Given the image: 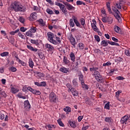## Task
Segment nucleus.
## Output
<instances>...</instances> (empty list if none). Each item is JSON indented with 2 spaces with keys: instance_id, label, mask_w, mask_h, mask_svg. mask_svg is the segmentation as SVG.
Returning <instances> with one entry per match:
<instances>
[{
  "instance_id": "1",
  "label": "nucleus",
  "mask_w": 130,
  "mask_h": 130,
  "mask_svg": "<svg viewBox=\"0 0 130 130\" xmlns=\"http://www.w3.org/2000/svg\"><path fill=\"white\" fill-rule=\"evenodd\" d=\"M11 9H13L15 12H21L25 13L26 12V8L21 5V3L18 1H15L10 6Z\"/></svg>"
},
{
  "instance_id": "2",
  "label": "nucleus",
  "mask_w": 130,
  "mask_h": 130,
  "mask_svg": "<svg viewBox=\"0 0 130 130\" xmlns=\"http://www.w3.org/2000/svg\"><path fill=\"white\" fill-rule=\"evenodd\" d=\"M93 76H95V79L99 83H103L104 82V78H102V76L100 75V73L99 71H94Z\"/></svg>"
},
{
  "instance_id": "3",
  "label": "nucleus",
  "mask_w": 130,
  "mask_h": 130,
  "mask_svg": "<svg viewBox=\"0 0 130 130\" xmlns=\"http://www.w3.org/2000/svg\"><path fill=\"white\" fill-rule=\"evenodd\" d=\"M49 100L51 103H56L58 99L54 92H51L49 95Z\"/></svg>"
},
{
  "instance_id": "4",
  "label": "nucleus",
  "mask_w": 130,
  "mask_h": 130,
  "mask_svg": "<svg viewBox=\"0 0 130 130\" xmlns=\"http://www.w3.org/2000/svg\"><path fill=\"white\" fill-rule=\"evenodd\" d=\"M55 5L59 7L60 11H61L63 14H64V15H67V14H68V10H67V8H66V6H64L63 4L56 2L55 3Z\"/></svg>"
},
{
  "instance_id": "5",
  "label": "nucleus",
  "mask_w": 130,
  "mask_h": 130,
  "mask_svg": "<svg viewBox=\"0 0 130 130\" xmlns=\"http://www.w3.org/2000/svg\"><path fill=\"white\" fill-rule=\"evenodd\" d=\"M102 21L104 23H108V24H112L113 19L112 17H103L102 18Z\"/></svg>"
},
{
  "instance_id": "6",
  "label": "nucleus",
  "mask_w": 130,
  "mask_h": 130,
  "mask_svg": "<svg viewBox=\"0 0 130 130\" xmlns=\"http://www.w3.org/2000/svg\"><path fill=\"white\" fill-rule=\"evenodd\" d=\"M27 89L28 91H30V92L33 94H35L36 95H40V94H41L40 91L36 89H33V88H31V87H28Z\"/></svg>"
},
{
  "instance_id": "7",
  "label": "nucleus",
  "mask_w": 130,
  "mask_h": 130,
  "mask_svg": "<svg viewBox=\"0 0 130 130\" xmlns=\"http://www.w3.org/2000/svg\"><path fill=\"white\" fill-rule=\"evenodd\" d=\"M128 118H129L128 116L127 115L124 116L121 119V121H120L121 123H122V124H123L124 123H125V124H127V120H129Z\"/></svg>"
},
{
  "instance_id": "8",
  "label": "nucleus",
  "mask_w": 130,
  "mask_h": 130,
  "mask_svg": "<svg viewBox=\"0 0 130 130\" xmlns=\"http://www.w3.org/2000/svg\"><path fill=\"white\" fill-rule=\"evenodd\" d=\"M29 21H35L37 20V13L34 12L32 13L29 17Z\"/></svg>"
},
{
  "instance_id": "9",
  "label": "nucleus",
  "mask_w": 130,
  "mask_h": 130,
  "mask_svg": "<svg viewBox=\"0 0 130 130\" xmlns=\"http://www.w3.org/2000/svg\"><path fill=\"white\" fill-rule=\"evenodd\" d=\"M69 40L72 45H73L74 47H76V45L77 44V43L76 42V40L75 39V38L73 37V35H71V36H70Z\"/></svg>"
},
{
  "instance_id": "10",
  "label": "nucleus",
  "mask_w": 130,
  "mask_h": 130,
  "mask_svg": "<svg viewBox=\"0 0 130 130\" xmlns=\"http://www.w3.org/2000/svg\"><path fill=\"white\" fill-rule=\"evenodd\" d=\"M63 4L66 6L67 9L69 11H72L75 10V7H74L72 5L69 4L68 2H63Z\"/></svg>"
},
{
  "instance_id": "11",
  "label": "nucleus",
  "mask_w": 130,
  "mask_h": 130,
  "mask_svg": "<svg viewBox=\"0 0 130 130\" xmlns=\"http://www.w3.org/2000/svg\"><path fill=\"white\" fill-rule=\"evenodd\" d=\"M70 91L72 93L73 96H77L78 95H79V92L74 87H72L71 89H70Z\"/></svg>"
},
{
  "instance_id": "12",
  "label": "nucleus",
  "mask_w": 130,
  "mask_h": 130,
  "mask_svg": "<svg viewBox=\"0 0 130 130\" xmlns=\"http://www.w3.org/2000/svg\"><path fill=\"white\" fill-rule=\"evenodd\" d=\"M82 63V61L81 59H77L75 62V66H74V69L77 70V69H79V64H81Z\"/></svg>"
},
{
  "instance_id": "13",
  "label": "nucleus",
  "mask_w": 130,
  "mask_h": 130,
  "mask_svg": "<svg viewBox=\"0 0 130 130\" xmlns=\"http://www.w3.org/2000/svg\"><path fill=\"white\" fill-rule=\"evenodd\" d=\"M24 108L25 110H29L31 108V105L28 101H24Z\"/></svg>"
},
{
  "instance_id": "14",
  "label": "nucleus",
  "mask_w": 130,
  "mask_h": 130,
  "mask_svg": "<svg viewBox=\"0 0 130 130\" xmlns=\"http://www.w3.org/2000/svg\"><path fill=\"white\" fill-rule=\"evenodd\" d=\"M11 91L13 94H16V93L19 92V88L17 86H11Z\"/></svg>"
},
{
  "instance_id": "15",
  "label": "nucleus",
  "mask_w": 130,
  "mask_h": 130,
  "mask_svg": "<svg viewBox=\"0 0 130 130\" xmlns=\"http://www.w3.org/2000/svg\"><path fill=\"white\" fill-rule=\"evenodd\" d=\"M47 37H48V40L49 41L50 40H51V39H52L53 38H55L54 37V34H53V33L51 32H48L47 34Z\"/></svg>"
},
{
  "instance_id": "16",
  "label": "nucleus",
  "mask_w": 130,
  "mask_h": 130,
  "mask_svg": "<svg viewBox=\"0 0 130 130\" xmlns=\"http://www.w3.org/2000/svg\"><path fill=\"white\" fill-rule=\"evenodd\" d=\"M45 47L46 48H48L49 49V50H50V51H51V50L54 49V48H53V46H52V45H51L49 44H46L45 45Z\"/></svg>"
},
{
  "instance_id": "17",
  "label": "nucleus",
  "mask_w": 130,
  "mask_h": 130,
  "mask_svg": "<svg viewBox=\"0 0 130 130\" xmlns=\"http://www.w3.org/2000/svg\"><path fill=\"white\" fill-rule=\"evenodd\" d=\"M69 123L70 125V126H71V127H73V128H75V127H77V125L76 124V122L75 121H72L71 120H70L69 121Z\"/></svg>"
},
{
  "instance_id": "18",
  "label": "nucleus",
  "mask_w": 130,
  "mask_h": 130,
  "mask_svg": "<svg viewBox=\"0 0 130 130\" xmlns=\"http://www.w3.org/2000/svg\"><path fill=\"white\" fill-rule=\"evenodd\" d=\"M60 72H61L62 73H64V74H68L69 73V70L68 69L63 67L59 69Z\"/></svg>"
},
{
  "instance_id": "19",
  "label": "nucleus",
  "mask_w": 130,
  "mask_h": 130,
  "mask_svg": "<svg viewBox=\"0 0 130 130\" xmlns=\"http://www.w3.org/2000/svg\"><path fill=\"white\" fill-rule=\"evenodd\" d=\"M27 47L28 49H29V50H31V51H34L35 52H36V51L38 50V49L34 48L33 47H32L30 45H27Z\"/></svg>"
},
{
  "instance_id": "20",
  "label": "nucleus",
  "mask_w": 130,
  "mask_h": 130,
  "mask_svg": "<svg viewBox=\"0 0 130 130\" xmlns=\"http://www.w3.org/2000/svg\"><path fill=\"white\" fill-rule=\"evenodd\" d=\"M107 8L108 9V12L110 14H112V11H111V8L110 7V3L107 2L106 3Z\"/></svg>"
},
{
  "instance_id": "21",
  "label": "nucleus",
  "mask_w": 130,
  "mask_h": 130,
  "mask_svg": "<svg viewBox=\"0 0 130 130\" xmlns=\"http://www.w3.org/2000/svg\"><path fill=\"white\" fill-rule=\"evenodd\" d=\"M81 86L82 88H83V89L84 90H88L89 89V86H88L87 84H85L84 82L81 83Z\"/></svg>"
},
{
  "instance_id": "22",
  "label": "nucleus",
  "mask_w": 130,
  "mask_h": 130,
  "mask_svg": "<svg viewBox=\"0 0 130 130\" xmlns=\"http://www.w3.org/2000/svg\"><path fill=\"white\" fill-rule=\"evenodd\" d=\"M70 56L72 61L74 62L76 59V56H75V54L73 52H71Z\"/></svg>"
},
{
  "instance_id": "23",
  "label": "nucleus",
  "mask_w": 130,
  "mask_h": 130,
  "mask_svg": "<svg viewBox=\"0 0 130 130\" xmlns=\"http://www.w3.org/2000/svg\"><path fill=\"white\" fill-rule=\"evenodd\" d=\"M49 41V42H50V43L54 44V45H57V44H58L57 41H56V40H54V38L51 39Z\"/></svg>"
},
{
  "instance_id": "24",
  "label": "nucleus",
  "mask_w": 130,
  "mask_h": 130,
  "mask_svg": "<svg viewBox=\"0 0 130 130\" xmlns=\"http://www.w3.org/2000/svg\"><path fill=\"white\" fill-rule=\"evenodd\" d=\"M74 22L75 24H76L77 27H81V24L79 22V21H78L77 18H74Z\"/></svg>"
},
{
  "instance_id": "25",
  "label": "nucleus",
  "mask_w": 130,
  "mask_h": 130,
  "mask_svg": "<svg viewBox=\"0 0 130 130\" xmlns=\"http://www.w3.org/2000/svg\"><path fill=\"white\" fill-rule=\"evenodd\" d=\"M114 30L115 32H116V33H121V29H120V28H119V27L117 26H115Z\"/></svg>"
},
{
  "instance_id": "26",
  "label": "nucleus",
  "mask_w": 130,
  "mask_h": 130,
  "mask_svg": "<svg viewBox=\"0 0 130 130\" xmlns=\"http://www.w3.org/2000/svg\"><path fill=\"white\" fill-rule=\"evenodd\" d=\"M84 75L82 73H80V74L79 75V80L81 81V83H83L84 81Z\"/></svg>"
},
{
  "instance_id": "27",
  "label": "nucleus",
  "mask_w": 130,
  "mask_h": 130,
  "mask_svg": "<svg viewBox=\"0 0 130 130\" xmlns=\"http://www.w3.org/2000/svg\"><path fill=\"white\" fill-rule=\"evenodd\" d=\"M101 45H102V46H104V47H105L106 46H108V42L104 40L101 42Z\"/></svg>"
},
{
  "instance_id": "28",
  "label": "nucleus",
  "mask_w": 130,
  "mask_h": 130,
  "mask_svg": "<svg viewBox=\"0 0 130 130\" xmlns=\"http://www.w3.org/2000/svg\"><path fill=\"white\" fill-rule=\"evenodd\" d=\"M28 63H29V66L30 67V68H32L33 67H34V62H33V61H32L31 58L29 59Z\"/></svg>"
},
{
  "instance_id": "29",
  "label": "nucleus",
  "mask_w": 130,
  "mask_h": 130,
  "mask_svg": "<svg viewBox=\"0 0 130 130\" xmlns=\"http://www.w3.org/2000/svg\"><path fill=\"white\" fill-rule=\"evenodd\" d=\"M114 17L117 18V19L119 21L120 20V12H119V13H116L114 14Z\"/></svg>"
},
{
  "instance_id": "30",
  "label": "nucleus",
  "mask_w": 130,
  "mask_h": 130,
  "mask_svg": "<svg viewBox=\"0 0 130 130\" xmlns=\"http://www.w3.org/2000/svg\"><path fill=\"white\" fill-rule=\"evenodd\" d=\"M37 30V28H36V27H34V26L31 27L29 29V30H30V32H31V34L35 33L36 32Z\"/></svg>"
},
{
  "instance_id": "31",
  "label": "nucleus",
  "mask_w": 130,
  "mask_h": 130,
  "mask_svg": "<svg viewBox=\"0 0 130 130\" xmlns=\"http://www.w3.org/2000/svg\"><path fill=\"white\" fill-rule=\"evenodd\" d=\"M25 35L28 37H32V36H33V34H32V32L30 31V30L26 31L25 32Z\"/></svg>"
},
{
  "instance_id": "32",
  "label": "nucleus",
  "mask_w": 130,
  "mask_h": 130,
  "mask_svg": "<svg viewBox=\"0 0 130 130\" xmlns=\"http://www.w3.org/2000/svg\"><path fill=\"white\" fill-rule=\"evenodd\" d=\"M59 125H60V126H64V124H63V123H62V121H61V119L59 118L57 120Z\"/></svg>"
},
{
  "instance_id": "33",
  "label": "nucleus",
  "mask_w": 130,
  "mask_h": 130,
  "mask_svg": "<svg viewBox=\"0 0 130 130\" xmlns=\"http://www.w3.org/2000/svg\"><path fill=\"white\" fill-rule=\"evenodd\" d=\"M90 72H98L99 68L98 67H93L89 69Z\"/></svg>"
},
{
  "instance_id": "34",
  "label": "nucleus",
  "mask_w": 130,
  "mask_h": 130,
  "mask_svg": "<svg viewBox=\"0 0 130 130\" xmlns=\"http://www.w3.org/2000/svg\"><path fill=\"white\" fill-rule=\"evenodd\" d=\"M63 61V62H64L65 64H68V63H70V60H69L68 57L66 56H64Z\"/></svg>"
},
{
  "instance_id": "35",
  "label": "nucleus",
  "mask_w": 130,
  "mask_h": 130,
  "mask_svg": "<svg viewBox=\"0 0 130 130\" xmlns=\"http://www.w3.org/2000/svg\"><path fill=\"white\" fill-rule=\"evenodd\" d=\"M39 23L40 26H42V27L45 26V23L44 22V21H43V19H40L39 20Z\"/></svg>"
},
{
  "instance_id": "36",
  "label": "nucleus",
  "mask_w": 130,
  "mask_h": 130,
  "mask_svg": "<svg viewBox=\"0 0 130 130\" xmlns=\"http://www.w3.org/2000/svg\"><path fill=\"white\" fill-rule=\"evenodd\" d=\"M78 46L81 50L84 49V48H85V46H84V44H83V43H79L78 45Z\"/></svg>"
},
{
  "instance_id": "37",
  "label": "nucleus",
  "mask_w": 130,
  "mask_h": 130,
  "mask_svg": "<svg viewBox=\"0 0 130 130\" xmlns=\"http://www.w3.org/2000/svg\"><path fill=\"white\" fill-rule=\"evenodd\" d=\"M70 27H74L75 26V23H74V20L73 19H70Z\"/></svg>"
},
{
  "instance_id": "38",
  "label": "nucleus",
  "mask_w": 130,
  "mask_h": 130,
  "mask_svg": "<svg viewBox=\"0 0 130 130\" xmlns=\"http://www.w3.org/2000/svg\"><path fill=\"white\" fill-rule=\"evenodd\" d=\"M91 25L92 28L97 25V22H96V20L95 19H92V22L91 23Z\"/></svg>"
},
{
  "instance_id": "39",
  "label": "nucleus",
  "mask_w": 130,
  "mask_h": 130,
  "mask_svg": "<svg viewBox=\"0 0 130 130\" xmlns=\"http://www.w3.org/2000/svg\"><path fill=\"white\" fill-rule=\"evenodd\" d=\"M115 8L120 9H121V2L118 3L115 5Z\"/></svg>"
},
{
  "instance_id": "40",
  "label": "nucleus",
  "mask_w": 130,
  "mask_h": 130,
  "mask_svg": "<svg viewBox=\"0 0 130 130\" xmlns=\"http://www.w3.org/2000/svg\"><path fill=\"white\" fill-rule=\"evenodd\" d=\"M38 55L40 57V58H41V59H44V54H43V53H42V52H40L38 53Z\"/></svg>"
},
{
  "instance_id": "41",
  "label": "nucleus",
  "mask_w": 130,
  "mask_h": 130,
  "mask_svg": "<svg viewBox=\"0 0 130 130\" xmlns=\"http://www.w3.org/2000/svg\"><path fill=\"white\" fill-rule=\"evenodd\" d=\"M125 54L127 56H130V49H127L125 51Z\"/></svg>"
},
{
  "instance_id": "42",
  "label": "nucleus",
  "mask_w": 130,
  "mask_h": 130,
  "mask_svg": "<svg viewBox=\"0 0 130 130\" xmlns=\"http://www.w3.org/2000/svg\"><path fill=\"white\" fill-rule=\"evenodd\" d=\"M63 110L66 112H71V108L69 107H66V108H63Z\"/></svg>"
},
{
  "instance_id": "43",
  "label": "nucleus",
  "mask_w": 130,
  "mask_h": 130,
  "mask_svg": "<svg viewBox=\"0 0 130 130\" xmlns=\"http://www.w3.org/2000/svg\"><path fill=\"white\" fill-rule=\"evenodd\" d=\"M110 103L108 102V103H107L105 105V107L104 108L105 109H108V110H109L110 109V106H109Z\"/></svg>"
},
{
  "instance_id": "44",
  "label": "nucleus",
  "mask_w": 130,
  "mask_h": 130,
  "mask_svg": "<svg viewBox=\"0 0 130 130\" xmlns=\"http://www.w3.org/2000/svg\"><path fill=\"white\" fill-rule=\"evenodd\" d=\"M1 55L2 56V57H4V56H8V55H9V52H4L3 53H2L1 54Z\"/></svg>"
},
{
  "instance_id": "45",
  "label": "nucleus",
  "mask_w": 130,
  "mask_h": 130,
  "mask_svg": "<svg viewBox=\"0 0 130 130\" xmlns=\"http://www.w3.org/2000/svg\"><path fill=\"white\" fill-rule=\"evenodd\" d=\"M80 22L81 23V25H82V26H84L85 25V19L84 18H81L80 19Z\"/></svg>"
},
{
  "instance_id": "46",
  "label": "nucleus",
  "mask_w": 130,
  "mask_h": 130,
  "mask_svg": "<svg viewBox=\"0 0 130 130\" xmlns=\"http://www.w3.org/2000/svg\"><path fill=\"white\" fill-rule=\"evenodd\" d=\"M19 32V29L15 30V31H12L10 32L11 35H15V34L18 33Z\"/></svg>"
},
{
  "instance_id": "47",
  "label": "nucleus",
  "mask_w": 130,
  "mask_h": 130,
  "mask_svg": "<svg viewBox=\"0 0 130 130\" xmlns=\"http://www.w3.org/2000/svg\"><path fill=\"white\" fill-rule=\"evenodd\" d=\"M9 42L11 43V44H14L15 42V39L13 37H10L9 39Z\"/></svg>"
},
{
  "instance_id": "48",
  "label": "nucleus",
  "mask_w": 130,
  "mask_h": 130,
  "mask_svg": "<svg viewBox=\"0 0 130 130\" xmlns=\"http://www.w3.org/2000/svg\"><path fill=\"white\" fill-rule=\"evenodd\" d=\"M46 12L47 13H48V14H49L50 15H52V14H53V11L49 8L47 9Z\"/></svg>"
},
{
  "instance_id": "49",
  "label": "nucleus",
  "mask_w": 130,
  "mask_h": 130,
  "mask_svg": "<svg viewBox=\"0 0 130 130\" xmlns=\"http://www.w3.org/2000/svg\"><path fill=\"white\" fill-rule=\"evenodd\" d=\"M19 21H20L21 23L24 24V22H25V19H24L23 17H20L19 18Z\"/></svg>"
},
{
  "instance_id": "50",
  "label": "nucleus",
  "mask_w": 130,
  "mask_h": 130,
  "mask_svg": "<svg viewBox=\"0 0 130 130\" xmlns=\"http://www.w3.org/2000/svg\"><path fill=\"white\" fill-rule=\"evenodd\" d=\"M103 67H109V66H111V62L110 61L107 62V63H105L103 64Z\"/></svg>"
},
{
  "instance_id": "51",
  "label": "nucleus",
  "mask_w": 130,
  "mask_h": 130,
  "mask_svg": "<svg viewBox=\"0 0 130 130\" xmlns=\"http://www.w3.org/2000/svg\"><path fill=\"white\" fill-rule=\"evenodd\" d=\"M31 42L33 44H36V45L38 44V41L36 40H31Z\"/></svg>"
},
{
  "instance_id": "52",
  "label": "nucleus",
  "mask_w": 130,
  "mask_h": 130,
  "mask_svg": "<svg viewBox=\"0 0 130 130\" xmlns=\"http://www.w3.org/2000/svg\"><path fill=\"white\" fill-rule=\"evenodd\" d=\"M120 93H121V91L120 90H118L117 92H116V97L117 99L119 98Z\"/></svg>"
},
{
  "instance_id": "53",
  "label": "nucleus",
  "mask_w": 130,
  "mask_h": 130,
  "mask_svg": "<svg viewBox=\"0 0 130 130\" xmlns=\"http://www.w3.org/2000/svg\"><path fill=\"white\" fill-rule=\"evenodd\" d=\"M18 36L22 39H25V36L21 32L18 33Z\"/></svg>"
},
{
  "instance_id": "54",
  "label": "nucleus",
  "mask_w": 130,
  "mask_h": 130,
  "mask_svg": "<svg viewBox=\"0 0 130 130\" xmlns=\"http://www.w3.org/2000/svg\"><path fill=\"white\" fill-rule=\"evenodd\" d=\"M21 32H26L27 31V28H25L24 27H21L20 28Z\"/></svg>"
},
{
  "instance_id": "55",
  "label": "nucleus",
  "mask_w": 130,
  "mask_h": 130,
  "mask_svg": "<svg viewBox=\"0 0 130 130\" xmlns=\"http://www.w3.org/2000/svg\"><path fill=\"white\" fill-rule=\"evenodd\" d=\"M9 70L13 72H17V69L15 67H11L10 69H9Z\"/></svg>"
},
{
  "instance_id": "56",
  "label": "nucleus",
  "mask_w": 130,
  "mask_h": 130,
  "mask_svg": "<svg viewBox=\"0 0 130 130\" xmlns=\"http://www.w3.org/2000/svg\"><path fill=\"white\" fill-rule=\"evenodd\" d=\"M94 38L96 41H97L98 42H100V38L99 37V36H98V35H95Z\"/></svg>"
},
{
  "instance_id": "57",
  "label": "nucleus",
  "mask_w": 130,
  "mask_h": 130,
  "mask_svg": "<svg viewBox=\"0 0 130 130\" xmlns=\"http://www.w3.org/2000/svg\"><path fill=\"white\" fill-rule=\"evenodd\" d=\"M92 28L93 29V30L95 31V32H98V30H99V29L98 28V27H97L96 25H95L94 26L92 27Z\"/></svg>"
},
{
  "instance_id": "58",
  "label": "nucleus",
  "mask_w": 130,
  "mask_h": 130,
  "mask_svg": "<svg viewBox=\"0 0 130 130\" xmlns=\"http://www.w3.org/2000/svg\"><path fill=\"white\" fill-rule=\"evenodd\" d=\"M105 120L106 122H111V118L109 117H106Z\"/></svg>"
},
{
  "instance_id": "59",
  "label": "nucleus",
  "mask_w": 130,
  "mask_h": 130,
  "mask_svg": "<svg viewBox=\"0 0 130 130\" xmlns=\"http://www.w3.org/2000/svg\"><path fill=\"white\" fill-rule=\"evenodd\" d=\"M41 87H45L46 86V82L43 81L40 82Z\"/></svg>"
},
{
  "instance_id": "60",
  "label": "nucleus",
  "mask_w": 130,
  "mask_h": 130,
  "mask_svg": "<svg viewBox=\"0 0 130 130\" xmlns=\"http://www.w3.org/2000/svg\"><path fill=\"white\" fill-rule=\"evenodd\" d=\"M55 38H56V41L58 43V44L59 43H60V42H61V41H60V38H59V37H56V36H55Z\"/></svg>"
},
{
  "instance_id": "61",
  "label": "nucleus",
  "mask_w": 130,
  "mask_h": 130,
  "mask_svg": "<svg viewBox=\"0 0 130 130\" xmlns=\"http://www.w3.org/2000/svg\"><path fill=\"white\" fill-rule=\"evenodd\" d=\"M112 10L114 12V13H119V11H118V10H117V9L116 8V7H113L112 8Z\"/></svg>"
},
{
  "instance_id": "62",
  "label": "nucleus",
  "mask_w": 130,
  "mask_h": 130,
  "mask_svg": "<svg viewBox=\"0 0 130 130\" xmlns=\"http://www.w3.org/2000/svg\"><path fill=\"white\" fill-rule=\"evenodd\" d=\"M0 119L1 120H3V119H5V114L3 113L0 114Z\"/></svg>"
},
{
  "instance_id": "63",
  "label": "nucleus",
  "mask_w": 130,
  "mask_h": 130,
  "mask_svg": "<svg viewBox=\"0 0 130 130\" xmlns=\"http://www.w3.org/2000/svg\"><path fill=\"white\" fill-rule=\"evenodd\" d=\"M119 101H120V102H124V101H125V99H123V98H118V99H117Z\"/></svg>"
},
{
  "instance_id": "64",
  "label": "nucleus",
  "mask_w": 130,
  "mask_h": 130,
  "mask_svg": "<svg viewBox=\"0 0 130 130\" xmlns=\"http://www.w3.org/2000/svg\"><path fill=\"white\" fill-rule=\"evenodd\" d=\"M19 63H20V64H22V66H23L24 67H25V66H26V63H24V61L21 60H19Z\"/></svg>"
}]
</instances>
